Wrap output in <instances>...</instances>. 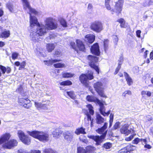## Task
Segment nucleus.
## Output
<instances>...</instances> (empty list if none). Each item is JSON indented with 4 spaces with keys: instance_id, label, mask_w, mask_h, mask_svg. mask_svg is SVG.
<instances>
[{
    "instance_id": "58836bf2",
    "label": "nucleus",
    "mask_w": 153,
    "mask_h": 153,
    "mask_svg": "<svg viewBox=\"0 0 153 153\" xmlns=\"http://www.w3.org/2000/svg\"><path fill=\"white\" fill-rule=\"evenodd\" d=\"M86 106L89 110V112L90 114L91 115H93L94 114V111L93 109V107L90 104H88Z\"/></svg>"
},
{
    "instance_id": "2f4dec72",
    "label": "nucleus",
    "mask_w": 153,
    "mask_h": 153,
    "mask_svg": "<svg viewBox=\"0 0 153 153\" xmlns=\"http://www.w3.org/2000/svg\"><path fill=\"white\" fill-rule=\"evenodd\" d=\"M117 21L120 24V26L121 28H126V24L125 20L122 18H120L118 19Z\"/></svg>"
},
{
    "instance_id": "a19ab883",
    "label": "nucleus",
    "mask_w": 153,
    "mask_h": 153,
    "mask_svg": "<svg viewBox=\"0 0 153 153\" xmlns=\"http://www.w3.org/2000/svg\"><path fill=\"white\" fill-rule=\"evenodd\" d=\"M31 102L30 101V102L27 103L26 101H25L23 104V106L25 108H29L31 106Z\"/></svg>"
},
{
    "instance_id": "338daca9",
    "label": "nucleus",
    "mask_w": 153,
    "mask_h": 153,
    "mask_svg": "<svg viewBox=\"0 0 153 153\" xmlns=\"http://www.w3.org/2000/svg\"><path fill=\"white\" fill-rule=\"evenodd\" d=\"M18 153H28V152L26 151L20 150H18Z\"/></svg>"
},
{
    "instance_id": "39448f33",
    "label": "nucleus",
    "mask_w": 153,
    "mask_h": 153,
    "mask_svg": "<svg viewBox=\"0 0 153 153\" xmlns=\"http://www.w3.org/2000/svg\"><path fill=\"white\" fill-rule=\"evenodd\" d=\"M123 2V0H119L116 3L115 8L113 9L112 5V4L113 5V3L111 2L109 3V0H105V6L108 10L119 13H120L122 10Z\"/></svg>"
},
{
    "instance_id": "a211bd4d",
    "label": "nucleus",
    "mask_w": 153,
    "mask_h": 153,
    "mask_svg": "<svg viewBox=\"0 0 153 153\" xmlns=\"http://www.w3.org/2000/svg\"><path fill=\"white\" fill-rule=\"evenodd\" d=\"M65 139L68 141H71L73 137V133L67 131L64 134Z\"/></svg>"
},
{
    "instance_id": "052dcab7",
    "label": "nucleus",
    "mask_w": 153,
    "mask_h": 153,
    "mask_svg": "<svg viewBox=\"0 0 153 153\" xmlns=\"http://www.w3.org/2000/svg\"><path fill=\"white\" fill-rule=\"evenodd\" d=\"M70 44V45L74 49H76V45L74 42H71Z\"/></svg>"
},
{
    "instance_id": "aec40b11",
    "label": "nucleus",
    "mask_w": 153,
    "mask_h": 153,
    "mask_svg": "<svg viewBox=\"0 0 153 153\" xmlns=\"http://www.w3.org/2000/svg\"><path fill=\"white\" fill-rule=\"evenodd\" d=\"M6 7L11 13H15L17 12V9L14 7L11 3L8 2L6 4Z\"/></svg>"
},
{
    "instance_id": "7c9ffc66",
    "label": "nucleus",
    "mask_w": 153,
    "mask_h": 153,
    "mask_svg": "<svg viewBox=\"0 0 153 153\" xmlns=\"http://www.w3.org/2000/svg\"><path fill=\"white\" fill-rule=\"evenodd\" d=\"M129 125L128 124H124L120 129V132L122 134H126V131L129 128Z\"/></svg>"
},
{
    "instance_id": "9b49d317",
    "label": "nucleus",
    "mask_w": 153,
    "mask_h": 153,
    "mask_svg": "<svg viewBox=\"0 0 153 153\" xmlns=\"http://www.w3.org/2000/svg\"><path fill=\"white\" fill-rule=\"evenodd\" d=\"M90 27L92 30L97 33L100 32L103 29L102 24L99 21H95L93 22Z\"/></svg>"
},
{
    "instance_id": "4c0bfd02",
    "label": "nucleus",
    "mask_w": 153,
    "mask_h": 153,
    "mask_svg": "<svg viewBox=\"0 0 153 153\" xmlns=\"http://www.w3.org/2000/svg\"><path fill=\"white\" fill-rule=\"evenodd\" d=\"M54 66L55 68H63L66 67L64 63H58L53 65Z\"/></svg>"
},
{
    "instance_id": "5701e85b",
    "label": "nucleus",
    "mask_w": 153,
    "mask_h": 153,
    "mask_svg": "<svg viewBox=\"0 0 153 153\" xmlns=\"http://www.w3.org/2000/svg\"><path fill=\"white\" fill-rule=\"evenodd\" d=\"M61 61V59H50L48 60L44 61V62L45 65H51L53 63L59 62Z\"/></svg>"
},
{
    "instance_id": "69168bd1",
    "label": "nucleus",
    "mask_w": 153,
    "mask_h": 153,
    "mask_svg": "<svg viewBox=\"0 0 153 153\" xmlns=\"http://www.w3.org/2000/svg\"><path fill=\"white\" fill-rule=\"evenodd\" d=\"M55 54L57 55V56H59L61 55L60 52L59 51H56L55 52Z\"/></svg>"
},
{
    "instance_id": "c03bdc74",
    "label": "nucleus",
    "mask_w": 153,
    "mask_h": 153,
    "mask_svg": "<svg viewBox=\"0 0 153 153\" xmlns=\"http://www.w3.org/2000/svg\"><path fill=\"white\" fill-rule=\"evenodd\" d=\"M77 152L78 153H86L85 150L81 147H79L77 148Z\"/></svg>"
},
{
    "instance_id": "c756f323",
    "label": "nucleus",
    "mask_w": 153,
    "mask_h": 153,
    "mask_svg": "<svg viewBox=\"0 0 153 153\" xmlns=\"http://www.w3.org/2000/svg\"><path fill=\"white\" fill-rule=\"evenodd\" d=\"M85 130V128L81 127L76 129L75 131V133L77 135H79L80 134H86V133Z\"/></svg>"
},
{
    "instance_id": "de8ad7c7",
    "label": "nucleus",
    "mask_w": 153,
    "mask_h": 153,
    "mask_svg": "<svg viewBox=\"0 0 153 153\" xmlns=\"http://www.w3.org/2000/svg\"><path fill=\"white\" fill-rule=\"evenodd\" d=\"M113 121V115L111 114L110 116V120H109V127H110L112 125V123Z\"/></svg>"
},
{
    "instance_id": "f704fd0d",
    "label": "nucleus",
    "mask_w": 153,
    "mask_h": 153,
    "mask_svg": "<svg viewBox=\"0 0 153 153\" xmlns=\"http://www.w3.org/2000/svg\"><path fill=\"white\" fill-rule=\"evenodd\" d=\"M58 21L63 27H67V23L64 19L60 18L59 19Z\"/></svg>"
},
{
    "instance_id": "bb28decb",
    "label": "nucleus",
    "mask_w": 153,
    "mask_h": 153,
    "mask_svg": "<svg viewBox=\"0 0 153 153\" xmlns=\"http://www.w3.org/2000/svg\"><path fill=\"white\" fill-rule=\"evenodd\" d=\"M55 45L53 43H48L46 45V49L48 52H52L55 48Z\"/></svg>"
},
{
    "instance_id": "8fccbe9b",
    "label": "nucleus",
    "mask_w": 153,
    "mask_h": 153,
    "mask_svg": "<svg viewBox=\"0 0 153 153\" xmlns=\"http://www.w3.org/2000/svg\"><path fill=\"white\" fill-rule=\"evenodd\" d=\"M104 50L106 51L108 49V40H106L104 41Z\"/></svg>"
},
{
    "instance_id": "423d86ee",
    "label": "nucleus",
    "mask_w": 153,
    "mask_h": 153,
    "mask_svg": "<svg viewBox=\"0 0 153 153\" xmlns=\"http://www.w3.org/2000/svg\"><path fill=\"white\" fill-rule=\"evenodd\" d=\"M45 28L51 30L56 29L58 27V24L55 20L52 17H48L46 18L45 21Z\"/></svg>"
},
{
    "instance_id": "680f3d73",
    "label": "nucleus",
    "mask_w": 153,
    "mask_h": 153,
    "mask_svg": "<svg viewBox=\"0 0 153 153\" xmlns=\"http://www.w3.org/2000/svg\"><path fill=\"white\" fill-rule=\"evenodd\" d=\"M87 9L88 10H91L93 9V6L91 4H89L88 5Z\"/></svg>"
},
{
    "instance_id": "c9c22d12",
    "label": "nucleus",
    "mask_w": 153,
    "mask_h": 153,
    "mask_svg": "<svg viewBox=\"0 0 153 153\" xmlns=\"http://www.w3.org/2000/svg\"><path fill=\"white\" fill-rule=\"evenodd\" d=\"M59 83L60 85L68 86L72 85V82L68 80L62 82H60Z\"/></svg>"
},
{
    "instance_id": "49530a36",
    "label": "nucleus",
    "mask_w": 153,
    "mask_h": 153,
    "mask_svg": "<svg viewBox=\"0 0 153 153\" xmlns=\"http://www.w3.org/2000/svg\"><path fill=\"white\" fill-rule=\"evenodd\" d=\"M112 146L111 144L110 143H106L104 144L103 147L106 149H109Z\"/></svg>"
},
{
    "instance_id": "ea45409f",
    "label": "nucleus",
    "mask_w": 153,
    "mask_h": 153,
    "mask_svg": "<svg viewBox=\"0 0 153 153\" xmlns=\"http://www.w3.org/2000/svg\"><path fill=\"white\" fill-rule=\"evenodd\" d=\"M152 93L150 91H143L141 92V94L143 96H145L146 94L148 96L150 97Z\"/></svg>"
},
{
    "instance_id": "1a4fd4ad",
    "label": "nucleus",
    "mask_w": 153,
    "mask_h": 153,
    "mask_svg": "<svg viewBox=\"0 0 153 153\" xmlns=\"http://www.w3.org/2000/svg\"><path fill=\"white\" fill-rule=\"evenodd\" d=\"M93 73L90 72L88 74H82L79 77L81 82L86 87L88 85V79L91 80L94 78Z\"/></svg>"
},
{
    "instance_id": "a878e982",
    "label": "nucleus",
    "mask_w": 153,
    "mask_h": 153,
    "mask_svg": "<svg viewBox=\"0 0 153 153\" xmlns=\"http://www.w3.org/2000/svg\"><path fill=\"white\" fill-rule=\"evenodd\" d=\"M124 75L128 85H131L133 83L132 79L130 77L129 75L126 72H125L124 73Z\"/></svg>"
},
{
    "instance_id": "7ed1b4c3",
    "label": "nucleus",
    "mask_w": 153,
    "mask_h": 153,
    "mask_svg": "<svg viewBox=\"0 0 153 153\" xmlns=\"http://www.w3.org/2000/svg\"><path fill=\"white\" fill-rule=\"evenodd\" d=\"M46 33L45 28H37L36 30L32 31L30 32V39L34 42H39L42 39L40 36L44 35Z\"/></svg>"
},
{
    "instance_id": "f8f14e48",
    "label": "nucleus",
    "mask_w": 153,
    "mask_h": 153,
    "mask_svg": "<svg viewBox=\"0 0 153 153\" xmlns=\"http://www.w3.org/2000/svg\"><path fill=\"white\" fill-rule=\"evenodd\" d=\"M11 137L9 133H6L3 134L0 137V145L2 144V146L7 143Z\"/></svg>"
},
{
    "instance_id": "f3484780",
    "label": "nucleus",
    "mask_w": 153,
    "mask_h": 153,
    "mask_svg": "<svg viewBox=\"0 0 153 153\" xmlns=\"http://www.w3.org/2000/svg\"><path fill=\"white\" fill-rule=\"evenodd\" d=\"M91 51L94 54L98 56L100 54L99 46L97 43H96L91 47Z\"/></svg>"
},
{
    "instance_id": "3c124183",
    "label": "nucleus",
    "mask_w": 153,
    "mask_h": 153,
    "mask_svg": "<svg viewBox=\"0 0 153 153\" xmlns=\"http://www.w3.org/2000/svg\"><path fill=\"white\" fill-rule=\"evenodd\" d=\"M86 116L87 117V120L88 121V123L89 124V122H91V121H93V119L91 118V115L88 113H87Z\"/></svg>"
},
{
    "instance_id": "6e6d98bb",
    "label": "nucleus",
    "mask_w": 153,
    "mask_h": 153,
    "mask_svg": "<svg viewBox=\"0 0 153 153\" xmlns=\"http://www.w3.org/2000/svg\"><path fill=\"white\" fill-rule=\"evenodd\" d=\"M120 123L119 122H116L113 128L114 129H116L119 127Z\"/></svg>"
},
{
    "instance_id": "393cba45",
    "label": "nucleus",
    "mask_w": 153,
    "mask_h": 153,
    "mask_svg": "<svg viewBox=\"0 0 153 153\" xmlns=\"http://www.w3.org/2000/svg\"><path fill=\"white\" fill-rule=\"evenodd\" d=\"M35 105L38 110H40L41 109H45L46 107L45 106V104H42L41 103H39L35 102Z\"/></svg>"
},
{
    "instance_id": "5fc2aeb1",
    "label": "nucleus",
    "mask_w": 153,
    "mask_h": 153,
    "mask_svg": "<svg viewBox=\"0 0 153 153\" xmlns=\"http://www.w3.org/2000/svg\"><path fill=\"white\" fill-rule=\"evenodd\" d=\"M0 69L1 70L3 74H4L6 72V68L2 65H0Z\"/></svg>"
},
{
    "instance_id": "72a5a7b5",
    "label": "nucleus",
    "mask_w": 153,
    "mask_h": 153,
    "mask_svg": "<svg viewBox=\"0 0 153 153\" xmlns=\"http://www.w3.org/2000/svg\"><path fill=\"white\" fill-rule=\"evenodd\" d=\"M66 94L73 99H75L76 98V95L74 92L73 91H67Z\"/></svg>"
},
{
    "instance_id": "412c9836",
    "label": "nucleus",
    "mask_w": 153,
    "mask_h": 153,
    "mask_svg": "<svg viewBox=\"0 0 153 153\" xmlns=\"http://www.w3.org/2000/svg\"><path fill=\"white\" fill-rule=\"evenodd\" d=\"M53 137L56 138H59L60 134L62 133V131L58 128L53 129L52 131Z\"/></svg>"
},
{
    "instance_id": "c85d7f7f",
    "label": "nucleus",
    "mask_w": 153,
    "mask_h": 153,
    "mask_svg": "<svg viewBox=\"0 0 153 153\" xmlns=\"http://www.w3.org/2000/svg\"><path fill=\"white\" fill-rule=\"evenodd\" d=\"M104 121V118H102L100 114H98L97 115L96 121L97 124H101L103 123Z\"/></svg>"
},
{
    "instance_id": "a18cd8bd",
    "label": "nucleus",
    "mask_w": 153,
    "mask_h": 153,
    "mask_svg": "<svg viewBox=\"0 0 153 153\" xmlns=\"http://www.w3.org/2000/svg\"><path fill=\"white\" fill-rule=\"evenodd\" d=\"M131 94V92L129 90L126 91L122 94V96L126 97L127 95H130Z\"/></svg>"
},
{
    "instance_id": "e2e57ef3",
    "label": "nucleus",
    "mask_w": 153,
    "mask_h": 153,
    "mask_svg": "<svg viewBox=\"0 0 153 153\" xmlns=\"http://www.w3.org/2000/svg\"><path fill=\"white\" fill-rule=\"evenodd\" d=\"M30 153H41V152L38 150H31Z\"/></svg>"
},
{
    "instance_id": "f257e3e1",
    "label": "nucleus",
    "mask_w": 153,
    "mask_h": 153,
    "mask_svg": "<svg viewBox=\"0 0 153 153\" xmlns=\"http://www.w3.org/2000/svg\"><path fill=\"white\" fill-rule=\"evenodd\" d=\"M21 0L22 2L23 9L30 15V27H33L36 25L38 27L37 28H45V25L42 24H40L38 21L37 18L35 16L31 15V14H33L36 15H40V13L31 7L28 0Z\"/></svg>"
},
{
    "instance_id": "473e14b6",
    "label": "nucleus",
    "mask_w": 153,
    "mask_h": 153,
    "mask_svg": "<svg viewBox=\"0 0 153 153\" xmlns=\"http://www.w3.org/2000/svg\"><path fill=\"white\" fill-rule=\"evenodd\" d=\"M86 149V153H93L95 149V147L91 146H88Z\"/></svg>"
},
{
    "instance_id": "37998d69",
    "label": "nucleus",
    "mask_w": 153,
    "mask_h": 153,
    "mask_svg": "<svg viewBox=\"0 0 153 153\" xmlns=\"http://www.w3.org/2000/svg\"><path fill=\"white\" fill-rule=\"evenodd\" d=\"M126 132H127L126 134H125L126 135H128L130 134H134V130L132 129L131 128H130V129L128 128L127 131H126Z\"/></svg>"
},
{
    "instance_id": "dca6fc26",
    "label": "nucleus",
    "mask_w": 153,
    "mask_h": 153,
    "mask_svg": "<svg viewBox=\"0 0 153 153\" xmlns=\"http://www.w3.org/2000/svg\"><path fill=\"white\" fill-rule=\"evenodd\" d=\"M10 35V31L6 29H3L0 26V38H6L8 37Z\"/></svg>"
},
{
    "instance_id": "0e129e2a",
    "label": "nucleus",
    "mask_w": 153,
    "mask_h": 153,
    "mask_svg": "<svg viewBox=\"0 0 153 153\" xmlns=\"http://www.w3.org/2000/svg\"><path fill=\"white\" fill-rule=\"evenodd\" d=\"M141 33V31L140 30H137L136 31L137 36L139 38L140 37V34Z\"/></svg>"
},
{
    "instance_id": "6e6552de",
    "label": "nucleus",
    "mask_w": 153,
    "mask_h": 153,
    "mask_svg": "<svg viewBox=\"0 0 153 153\" xmlns=\"http://www.w3.org/2000/svg\"><path fill=\"white\" fill-rule=\"evenodd\" d=\"M89 65L92 68L95 70L97 74H99L100 70L97 62L98 60L97 57L89 55L88 56Z\"/></svg>"
},
{
    "instance_id": "b1692460",
    "label": "nucleus",
    "mask_w": 153,
    "mask_h": 153,
    "mask_svg": "<svg viewBox=\"0 0 153 153\" xmlns=\"http://www.w3.org/2000/svg\"><path fill=\"white\" fill-rule=\"evenodd\" d=\"M87 100L90 102H94L95 103H97L100 100L96 97L88 95L86 97Z\"/></svg>"
},
{
    "instance_id": "f03ea898",
    "label": "nucleus",
    "mask_w": 153,
    "mask_h": 153,
    "mask_svg": "<svg viewBox=\"0 0 153 153\" xmlns=\"http://www.w3.org/2000/svg\"><path fill=\"white\" fill-rule=\"evenodd\" d=\"M108 126V123H105L103 126L101 128H98L96 130L98 133L102 134L100 136H98L88 135V137L89 138L94 140L96 142L97 145H99L102 142V140L105 138L107 133V130H106Z\"/></svg>"
},
{
    "instance_id": "bf43d9fd",
    "label": "nucleus",
    "mask_w": 153,
    "mask_h": 153,
    "mask_svg": "<svg viewBox=\"0 0 153 153\" xmlns=\"http://www.w3.org/2000/svg\"><path fill=\"white\" fill-rule=\"evenodd\" d=\"M147 140L146 139H140V142L143 145H144L146 143Z\"/></svg>"
},
{
    "instance_id": "2eb2a0df",
    "label": "nucleus",
    "mask_w": 153,
    "mask_h": 153,
    "mask_svg": "<svg viewBox=\"0 0 153 153\" xmlns=\"http://www.w3.org/2000/svg\"><path fill=\"white\" fill-rule=\"evenodd\" d=\"M135 149V147L133 145H129L127 146L120 150L118 153H129L130 152L134 150Z\"/></svg>"
},
{
    "instance_id": "774afa93",
    "label": "nucleus",
    "mask_w": 153,
    "mask_h": 153,
    "mask_svg": "<svg viewBox=\"0 0 153 153\" xmlns=\"http://www.w3.org/2000/svg\"><path fill=\"white\" fill-rule=\"evenodd\" d=\"M22 90V88L21 85L19 86V87L17 89V91L19 93H21Z\"/></svg>"
},
{
    "instance_id": "13d9d810",
    "label": "nucleus",
    "mask_w": 153,
    "mask_h": 153,
    "mask_svg": "<svg viewBox=\"0 0 153 153\" xmlns=\"http://www.w3.org/2000/svg\"><path fill=\"white\" fill-rule=\"evenodd\" d=\"M120 68H121V64H120L119 63L118 66L117 67L114 73V74H116L118 73V72L119 71L120 69Z\"/></svg>"
},
{
    "instance_id": "9d476101",
    "label": "nucleus",
    "mask_w": 153,
    "mask_h": 153,
    "mask_svg": "<svg viewBox=\"0 0 153 153\" xmlns=\"http://www.w3.org/2000/svg\"><path fill=\"white\" fill-rule=\"evenodd\" d=\"M18 135L20 140L25 144L29 145L30 143V139L28 136L25 135L21 130H19L17 132Z\"/></svg>"
},
{
    "instance_id": "864d4df0",
    "label": "nucleus",
    "mask_w": 153,
    "mask_h": 153,
    "mask_svg": "<svg viewBox=\"0 0 153 153\" xmlns=\"http://www.w3.org/2000/svg\"><path fill=\"white\" fill-rule=\"evenodd\" d=\"M140 139L138 138H136L133 141V143L135 144H137L139 143L140 142Z\"/></svg>"
},
{
    "instance_id": "79ce46f5",
    "label": "nucleus",
    "mask_w": 153,
    "mask_h": 153,
    "mask_svg": "<svg viewBox=\"0 0 153 153\" xmlns=\"http://www.w3.org/2000/svg\"><path fill=\"white\" fill-rule=\"evenodd\" d=\"M79 139L81 141L85 143H86L88 142L87 140L85 138V136L83 135L81 136Z\"/></svg>"
},
{
    "instance_id": "4be33fe9",
    "label": "nucleus",
    "mask_w": 153,
    "mask_h": 153,
    "mask_svg": "<svg viewBox=\"0 0 153 153\" xmlns=\"http://www.w3.org/2000/svg\"><path fill=\"white\" fill-rule=\"evenodd\" d=\"M77 46L79 49L81 51H84L85 49L84 45L82 42L79 39H77L76 40Z\"/></svg>"
},
{
    "instance_id": "ddd939ff",
    "label": "nucleus",
    "mask_w": 153,
    "mask_h": 153,
    "mask_svg": "<svg viewBox=\"0 0 153 153\" xmlns=\"http://www.w3.org/2000/svg\"><path fill=\"white\" fill-rule=\"evenodd\" d=\"M18 143L17 141L14 139L8 140L7 143L3 146V147L5 149H10L12 147L16 146Z\"/></svg>"
},
{
    "instance_id": "09e8293b",
    "label": "nucleus",
    "mask_w": 153,
    "mask_h": 153,
    "mask_svg": "<svg viewBox=\"0 0 153 153\" xmlns=\"http://www.w3.org/2000/svg\"><path fill=\"white\" fill-rule=\"evenodd\" d=\"M43 152L44 153H54V151L50 149H46Z\"/></svg>"
},
{
    "instance_id": "0eeeda50",
    "label": "nucleus",
    "mask_w": 153,
    "mask_h": 153,
    "mask_svg": "<svg viewBox=\"0 0 153 153\" xmlns=\"http://www.w3.org/2000/svg\"><path fill=\"white\" fill-rule=\"evenodd\" d=\"M93 87L95 91L101 97L106 98V96L104 93L105 86L101 82H97L94 84Z\"/></svg>"
},
{
    "instance_id": "e433bc0d",
    "label": "nucleus",
    "mask_w": 153,
    "mask_h": 153,
    "mask_svg": "<svg viewBox=\"0 0 153 153\" xmlns=\"http://www.w3.org/2000/svg\"><path fill=\"white\" fill-rule=\"evenodd\" d=\"M74 74L70 73H64L62 74V77L64 78H69L73 77Z\"/></svg>"
},
{
    "instance_id": "cd10ccee",
    "label": "nucleus",
    "mask_w": 153,
    "mask_h": 153,
    "mask_svg": "<svg viewBox=\"0 0 153 153\" xmlns=\"http://www.w3.org/2000/svg\"><path fill=\"white\" fill-rule=\"evenodd\" d=\"M26 101L27 103L30 102V100L28 99V97H24L22 98H19L18 102L21 105H23L25 101Z\"/></svg>"
},
{
    "instance_id": "603ef678",
    "label": "nucleus",
    "mask_w": 153,
    "mask_h": 153,
    "mask_svg": "<svg viewBox=\"0 0 153 153\" xmlns=\"http://www.w3.org/2000/svg\"><path fill=\"white\" fill-rule=\"evenodd\" d=\"M135 135V134H133L130 137H126L125 139V140L127 141L131 140L134 137Z\"/></svg>"
},
{
    "instance_id": "4d7b16f0",
    "label": "nucleus",
    "mask_w": 153,
    "mask_h": 153,
    "mask_svg": "<svg viewBox=\"0 0 153 153\" xmlns=\"http://www.w3.org/2000/svg\"><path fill=\"white\" fill-rule=\"evenodd\" d=\"M18 55V54L16 53H13L12 55V59H15L17 58Z\"/></svg>"
},
{
    "instance_id": "6ab92c4d",
    "label": "nucleus",
    "mask_w": 153,
    "mask_h": 153,
    "mask_svg": "<svg viewBox=\"0 0 153 153\" xmlns=\"http://www.w3.org/2000/svg\"><path fill=\"white\" fill-rule=\"evenodd\" d=\"M95 36L92 34H88L85 37V40L88 42L91 43L94 41Z\"/></svg>"
},
{
    "instance_id": "20e7f679",
    "label": "nucleus",
    "mask_w": 153,
    "mask_h": 153,
    "mask_svg": "<svg viewBox=\"0 0 153 153\" xmlns=\"http://www.w3.org/2000/svg\"><path fill=\"white\" fill-rule=\"evenodd\" d=\"M27 133L30 136L40 141H47L48 140L49 135L46 132L34 131L31 132L27 131Z\"/></svg>"
},
{
    "instance_id": "4468645a",
    "label": "nucleus",
    "mask_w": 153,
    "mask_h": 153,
    "mask_svg": "<svg viewBox=\"0 0 153 153\" xmlns=\"http://www.w3.org/2000/svg\"><path fill=\"white\" fill-rule=\"evenodd\" d=\"M97 103L100 106V113L104 116H108L110 114V111L109 110L107 112H105V108L103 105V103L100 100L98 101Z\"/></svg>"
}]
</instances>
